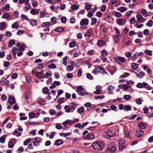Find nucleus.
<instances>
[{
  "instance_id": "f257e3e1",
  "label": "nucleus",
  "mask_w": 153,
  "mask_h": 153,
  "mask_svg": "<svg viewBox=\"0 0 153 153\" xmlns=\"http://www.w3.org/2000/svg\"><path fill=\"white\" fill-rule=\"evenodd\" d=\"M78 104L75 102H72L66 105L64 107L65 111L67 113L73 112L76 108H77Z\"/></svg>"
},
{
  "instance_id": "f03ea898",
  "label": "nucleus",
  "mask_w": 153,
  "mask_h": 153,
  "mask_svg": "<svg viewBox=\"0 0 153 153\" xmlns=\"http://www.w3.org/2000/svg\"><path fill=\"white\" fill-rule=\"evenodd\" d=\"M92 146L95 150H100L104 147V143L101 141H97L93 143Z\"/></svg>"
},
{
  "instance_id": "7ed1b4c3",
  "label": "nucleus",
  "mask_w": 153,
  "mask_h": 153,
  "mask_svg": "<svg viewBox=\"0 0 153 153\" xmlns=\"http://www.w3.org/2000/svg\"><path fill=\"white\" fill-rule=\"evenodd\" d=\"M116 150L115 143H112L109 144L106 150V153H114Z\"/></svg>"
},
{
  "instance_id": "20e7f679",
  "label": "nucleus",
  "mask_w": 153,
  "mask_h": 153,
  "mask_svg": "<svg viewBox=\"0 0 153 153\" xmlns=\"http://www.w3.org/2000/svg\"><path fill=\"white\" fill-rule=\"evenodd\" d=\"M137 88H142L143 87L146 88L147 89L150 90L152 88V87L148 85V84L146 82H144L142 84L141 83H139L136 85Z\"/></svg>"
},
{
  "instance_id": "39448f33",
  "label": "nucleus",
  "mask_w": 153,
  "mask_h": 153,
  "mask_svg": "<svg viewBox=\"0 0 153 153\" xmlns=\"http://www.w3.org/2000/svg\"><path fill=\"white\" fill-rule=\"evenodd\" d=\"M42 139L38 137L31 139L32 143H33V146L35 147L39 146V143L42 142Z\"/></svg>"
},
{
  "instance_id": "423d86ee",
  "label": "nucleus",
  "mask_w": 153,
  "mask_h": 153,
  "mask_svg": "<svg viewBox=\"0 0 153 153\" xmlns=\"http://www.w3.org/2000/svg\"><path fill=\"white\" fill-rule=\"evenodd\" d=\"M104 135L107 138H110L114 136L115 134L110 130H108L104 132Z\"/></svg>"
},
{
  "instance_id": "0eeeda50",
  "label": "nucleus",
  "mask_w": 153,
  "mask_h": 153,
  "mask_svg": "<svg viewBox=\"0 0 153 153\" xmlns=\"http://www.w3.org/2000/svg\"><path fill=\"white\" fill-rule=\"evenodd\" d=\"M126 59L123 57L118 56L116 58V61L120 65H121L122 63L126 62Z\"/></svg>"
},
{
  "instance_id": "6e6552de",
  "label": "nucleus",
  "mask_w": 153,
  "mask_h": 153,
  "mask_svg": "<svg viewBox=\"0 0 153 153\" xmlns=\"http://www.w3.org/2000/svg\"><path fill=\"white\" fill-rule=\"evenodd\" d=\"M137 19V22L140 23H142L145 21V19L143 18L140 14H137L136 16Z\"/></svg>"
},
{
  "instance_id": "1a4fd4ad",
  "label": "nucleus",
  "mask_w": 153,
  "mask_h": 153,
  "mask_svg": "<svg viewBox=\"0 0 153 153\" xmlns=\"http://www.w3.org/2000/svg\"><path fill=\"white\" fill-rule=\"evenodd\" d=\"M95 137L94 136L93 134L90 133H88L87 135L84 136L83 138L84 140H92Z\"/></svg>"
},
{
  "instance_id": "9d476101",
  "label": "nucleus",
  "mask_w": 153,
  "mask_h": 153,
  "mask_svg": "<svg viewBox=\"0 0 153 153\" xmlns=\"http://www.w3.org/2000/svg\"><path fill=\"white\" fill-rule=\"evenodd\" d=\"M102 87L101 86H97L96 87V91H94V93L96 94H100L102 92V91L101 89Z\"/></svg>"
},
{
  "instance_id": "9b49d317",
  "label": "nucleus",
  "mask_w": 153,
  "mask_h": 153,
  "mask_svg": "<svg viewBox=\"0 0 153 153\" xmlns=\"http://www.w3.org/2000/svg\"><path fill=\"white\" fill-rule=\"evenodd\" d=\"M88 23V20L87 19H84L81 20L80 24L81 26H82L84 25H87Z\"/></svg>"
},
{
  "instance_id": "f8f14e48",
  "label": "nucleus",
  "mask_w": 153,
  "mask_h": 153,
  "mask_svg": "<svg viewBox=\"0 0 153 153\" xmlns=\"http://www.w3.org/2000/svg\"><path fill=\"white\" fill-rule=\"evenodd\" d=\"M144 131L141 129L137 130L135 133V135L137 137H140L144 134Z\"/></svg>"
},
{
  "instance_id": "ddd939ff",
  "label": "nucleus",
  "mask_w": 153,
  "mask_h": 153,
  "mask_svg": "<svg viewBox=\"0 0 153 153\" xmlns=\"http://www.w3.org/2000/svg\"><path fill=\"white\" fill-rule=\"evenodd\" d=\"M131 86L128 83H127L123 85L122 88L125 91H129L131 88Z\"/></svg>"
},
{
  "instance_id": "4468645a",
  "label": "nucleus",
  "mask_w": 153,
  "mask_h": 153,
  "mask_svg": "<svg viewBox=\"0 0 153 153\" xmlns=\"http://www.w3.org/2000/svg\"><path fill=\"white\" fill-rule=\"evenodd\" d=\"M8 102L11 104H13L16 103V100L14 97L9 96Z\"/></svg>"
},
{
  "instance_id": "2eb2a0df",
  "label": "nucleus",
  "mask_w": 153,
  "mask_h": 153,
  "mask_svg": "<svg viewBox=\"0 0 153 153\" xmlns=\"http://www.w3.org/2000/svg\"><path fill=\"white\" fill-rule=\"evenodd\" d=\"M92 32V30L91 29H88L85 34V36L86 37H88V39L89 37L91 36V33Z\"/></svg>"
},
{
  "instance_id": "dca6fc26",
  "label": "nucleus",
  "mask_w": 153,
  "mask_h": 153,
  "mask_svg": "<svg viewBox=\"0 0 153 153\" xmlns=\"http://www.w3.org/2000/svg\"><path fill=\"white\" fill-rule=\"evenodd\" d=\"M105 45V41L100 40L97 42V45L100 47Z\"/></svg>"
},
{
  "instance_id": "f3484780",
  "label": "nucleus",
  "mask_w": 153,
  "mask_h": 153,
  "mask_svg": "<svg viewBox=\"0 0 153 153\" xmlns=\"http://www.w3.org/2000/svg\"><path fill=\"white\" fill-rule=\"evenodd\" d=\"M10 6L9 4H6L5 6H3L2 7V10L3 11H5L9 10Z\"/></svg>"
},
{
  "instance_id": "a211bd4d",
  "label": "nucleus",
  "mask_w": 153,
  "mask_h": 153,
  "mask_svg": "<svg viewBox=\"0 0 153 153\" xmlns=\"http://www.w3.org/2000/svg\"><path fill=\"white\" fill-rule=\"evenodd\" d=\"M125 23V21L123 19H119L117 21V23L119 25H123Z\"/></svg>"
},
{
  "instance_id": "6ab92c4d",
  "label": "nucleus",
  "mask_w": 153,
  "mask_h": 153,
  "mask_svg": "<svg viewBox=\"0 0 153 153\" xmlns=\"http://www.w3.org/2000/svg\"><path fill=\"white\" fill-rule=\"evenodd\" d=\"M30 13L33 15H35L39 13L38 10L32 9L30 11Z\"/></svg>"
},
{
  "instance_id": "aec40b11",
  "label": "nucleus",
  "mask_w": 153,
  "mask_h": 153,
  "mask_svg": "<svg viewBox=\"0 0 153 153\" xmlns=\"http://www.w3.org/2000/svg\"><path fill=\"white\" fill-rule=\"evenodd\" d=\"M145 75V73L143 71H140L139 74H136L137 76L140 79L142 78Z\"/></svg>"
},
{
  "instance_id": "412c9836",
  "label": "nucleus",
  "mask_w": 153,
  "mask_h": 153,
  "mask_svg": "<svg viewBox=\"0 0 153 153\" xmlns=\"http://www.w3.org/2000/svg\"><path fill=\"white\" fill-rule=\"evenodd\" d=\"M138 125L140 128L144 129L146 127V125L143 123H139Z\"/></svg>"
},
{
  "instance_id": "4be33fe9",
  "label": "nucleus",
  "mask_w": 153,
  "mask_h": 153,
  "mask_svg": "<svg viewBox=\"0 0 153 153\" xmlns=\"http://www.w3.org/2000/svg\"><path fill=\"white\" fill-rule=\"evenodd\" d=\"M71 123V120H68L65 121L64 122H63L62 123V124L65 126H66L69 125Z\"/></svg>"
},
{
  "instance_id": "5701e85b",
  "label": "nucleus",
  "mask_w": 153,
  "mask_h": 153,
  "mask_svg": "<svg viewBox=\"0 0 153 153\" xmlns=\"http://www.w3.org/2000/svg\"><path fill=\"white\" fill-rule=\"evenodd\" d=\"M124 136L126 138H128L130 137V133L126 130H125L124 131Z\"/></svg>"
},
{
  "instance_id": "b1692460",
  "label": "nucleus",
  "mask_w": 153,
  "mask_h": 153,
  "mask_svg": "<svg viewBox=\"0 0 153 153\" xmlns=\"http://www.w3.org/2000/svg\"><path fill=\"white\" fill-rule=\"evenodd\" d=\"M84 88L82 86H78L76 90V91L79 93L80 91H82L84 90Z\"/></svg>"
},
{
  "instance_id": "393cba45",
  "label": "nucleus",
  "mask_w": 153,
  "mask_h": 153,
  "mask_svg": "<svg viewBox=\"0 0 153 153\" xmlns=\"http://www.w3.org/2000/svg\"><path fill=\"white\" fill-rule=\"evenodd\" d=\"M74 69V67L72 65H68L66 68V70L68 71H72Z\"/></svg>"
},
{
  "instance_id": "a878e982",
  "label": "nucleus",
  "mask_w": 153,
  "mask_h": 153,
  "mask_svg": "<svg viewBox=\"0 0 153 153\" xmlns=\"http://www.w3.org/2000/svg\"><path fill=\"white\" fill-rule=\"evenodd\" d=\"M7 135H4L0 138V142L4 143Z\"/></svg>"
},
{
  "instance_id": "bb28decb",
  "label": "nucleus",
  "mask_w": 153,
  "mask_h": 153,
  "mask_svg": "<svg viewBox=\"0 0 153 153\" xmlns=\"http://www.w3.org/2000/svg\"><path fill=\"white\" fill-rule=\"evenodd\" d=\"M77 112L80 114L84 113V108L82 106L79 108L77 109Z\"/></svg>"
},
{
  "instance_id": "cd10ccee",
  "label": "nucleus",
  "mask_w": 153,
  "mask_h": 153,
  "mask_svg": "<svg viewBox=\"0 0 153 153\" xmlns=\"http://www.w3.org/2000/svg\"><path fill=\"white\" fill-rule=\"evenodd\" d=\"M131 106L129 105H127L124 106V111H128L131 110Z\"/></svg>"
},
{
  "instance_id": "c85d7f7f",
  "label": "nucleus",
  "mask_w": 153,
  "mask_h": 153,
  "mask_svg": "<svg viewBox=\"0 0 153 153\" xmlns=\"http://www.w3.org/2000/svg\"><path fill=\"white\" fill-rule=\"evenodd\" d=\"M42 91L44 94H50V93L49 91V90L47 87H44L43 88Z\"/></svg>"
},
{
  "instance_id": "c756f323",
  "label": "nucleus",
  "mask_w": 153,
  "mask_h": 153,
  "mask_svg": "<svg viewBox=\"0 0 153 153\" xmlns=\"http://www.w3.org/2000/svg\"><path fill=\"white\" fill-rule=\"evenodd\" d=\"M64 30V29L62 27H57L54 29L55 31H57L59 32H62Z\"/></svg>"
},
{
  "instance_id": "7c9ffc66",
  "label": "nucleus",
  "mask_w": 153,
  "mask_h": 153,
  "mask_svg": "<svg viewBox=\"0 0 153 153\" xmlns=\"http://www.w3.org/2000/svg\"><path fill=\"white\" fill-rule=\"evenodd\" d=\"M19 26V25L18 22H16L13 23L11 26L12 28H17Z\"/></svg>"
},
{
  "instance_id": "2f4dec72",
  "label": "nucleus",
  "mask_w": 153,
  "mask_h": 153,
  "mask_svg": "<svg viewBox=\"0 0 153 153\" xmlns=\"http://www.w3.org/2000/svg\"><path fill=\"white\" fill-rule=\"evenodd\" d=\"M63 143V141L60 139L56 140L55 142V144L57 146H59Z\"/></svg>"
},
{
  "instance_id": "473e14b6",
  "label": "nucleus",
  "mask_w": 153,
  "mask_h": 153,
  "mask_svg": "<svg viewBox=\"0 0 153 153\" xmlns=\"http://www.w3.org/2000/svg\"><path fill=\"white\" fill-rule=\"evenodd\" d=\"M65 98L64 97L59 98L58 100V103L59 104H62L65 101Z\"/></svg>"
},
{
  "instance_id": "72a5a7b5",
  "label": "nucleus",
  "mask_w": 153,
  "mask_h": 153,
  "mask_svg": "<svg viewBox=\"0 0 153 153\" xmlns=\"http://www.w3.org/2000/svg\"><path fill=\"white\" fill-rule=\"evenodd\" d=\"M13 48V50L12 51V52L13 55H15L16 53H18V52L19 51V48H16L14 47Z\"/></svg>"
},
{
  "instance_id": "f704fd0d",
  "label": "nucleus",
  "mask_w": 153,
  "mask_h": 153,
  "mask_svg": "<svg viewBox=\"0 0 153 153\" xmlns=\"http://www.w3.org/2000/svg\"><path fill=\"white\" fill-rule=\"evenodd\" d=\"M115 88L114 86L111 85H109L108 86L107 88V90L109 92H110L113 90Z\"/></svg>"
},
{
  "instance_id": "c9c22d12",
  "label": "nucleus",
  "mask_w": 153,
  "mask_h": 153,
  "mask_svg": "<svg viewBox=\"0 0 153 153\" xmlns=\"http://www.w3.org/2000/svg\"><path fill=\"white\" fill-rule=\"evenodd\" d=\"M131 98V96L130 95H126L124 96L123 98L125 100H129Z\"/></svg>"
},
{
  "instance_id": "e433bc0d",
  "label": "nucleus",
  "mask_w": 153,
  "mask_h": 153,
  "mask_svg": "<svg viewBox=\"0 0 153 153\" xmlns=\"http://www.w3.org/2000/svg\"><path fill=\"white\" fill-rule=\"evenodd\" d=\"M37 21L36 20H33L30 22V23L33 26H34L37 25Z\"/></svg>"
},
{
  "instance_id": "4c0bfd02",
  "label": "nucleus",
  "mask_w": 153,
  "mask_h": 153,
  "mask_svg": "<svg viewBox=\"0 0 153 153\" xmlns=\"http://www.w3.org/2000/svg\"><path fill=\"white\" fill-rule=\"evenodd\" d=\"M127 10V8L125 7H120L118 10L121 12H123Z\"/></svg>"
},
{
  "instance_id": "58836bf2",
  "label": "nucleus",
  "mask_w": 153,
  "mask_h": 153,
  "mask_svg": "<svg viewBox=\"0 0 153 153\" xmlns=\"http://www.w3.org/2000/svg\"><path fill=\"white\" fill-rule=\"evenodd\" d=\"M62 63L65 65L66 66L67 65V56L64 57L63 59Z\"/></svg>"
},
{
  "instance_id": "ea45409f",
  "label": "nucleus",
  "mask_w": 153,
  "mask_h": 153,
  "mask_svg": "<svg viewBox=\"0 0 153 153\" xmlns=\"http://www.w3.org/2000/svg\"><path fill=\"white\" fill-rule=\"evenodd\" d=\"M138 65L137 64L133 63L131 64V67L134 70H136L138 67Z\"/></svg>"
},
{
  "instance_id": "a19ab883",
  "label": "nucleus",
  "mask_w": 153,
  "mask_h": 153,
  "mask_svg": "<svg viewBox=\"0 0 153 153\" xmlns=\"http://www.w3.org/2000/svg\"><path fill=\"white\" fill-rule=\"evenodd\" d=\"M114 30L116 31V36H120V33L119 30L116 27L114 28Z\"/></svg>"
},
{
  "instance_id": "79ce46f5",
  "label": "nucleus",
  "mask_w": 153,
  "mask_h": 153,
  "mask_svg": "<svg viewBox=\"0 0 153 153\" xmlns=\"http://www.w3.org/2000/svg\"><path fill=\"white\" fill-rule=\"evenodd\" d=\"M2 17L4 19H8L10 17V15L7 13H5L3 14Z\"/></svg>"
},
{
  "instance_id": "37998d69",
  "label": "nucleus",
  "mask_w": 153,
  "mask_h": 153,
  "mask_svg": "<svg viewBox=\"0 0 153 153\" xmlns=\"http://www.w3.org/2000/svg\"><path fill=\"white\" fill-rule=\"evenodd\" d=\"M31 140V139L28 138L24 142L23 144L25 146H27Z\"/></svg>"
},
{
  "instance_id": "c03bdc74",
  "label": "nucleus",
  "mask_w": 153,
  "mask_h": 153,
  "mask_svg": "<svg viewBox=\"0 0 153 153\" xmlns=\"http://www.w3.org/2000/svg\"><path fill=\"white\" fill-rule=\"evenodd\" d=\"M153 25V22L151 20H149L146 24V25L150 27L152 26Z\"/></svg>"
},
{
  "instance_id": "a18cd8bd",
  "label": "nucleus",
  "mask_w": 153,
  "mask_h": 153,
  "mask_svg": "<svg viewBox=\"0 0 153 153\" xmlns=\"http://www.w3.org/2000/svg\"><path fill=\"white\" fill-rule=\"evenodd\" d=\"M105 97V96L104 95L101 96H94V98L95 99H102Z\"/></svg>"
},
{
  "instance_id": "49530a36",
  "label": "nucleus",
  "mask_w": 153,
  "mask_h": 153,
  "mask_svg": "<svg viewBox=\"0 0 153 153\" xmlns=\"http://www.w3.org/2000/svg\"><path fill=\"white\" fill-rule=\"evenodd\" d=\"M79 7V5L77 4L72 5L71 6V8L73 10H76Z\"/></svg>"
},
{
  "instance_id": "de8ad7c7",
  "label": "nucleus",
  "mask_w": 153,
  "mask_h": 153,
  "mask_svg": "<svg viewBox=\"0 0 153 153\" xmlns=\"http://www.w3.org/2000/svg\"><path fill=\"white\" fill-rule=\"evenodd\" d=\"M143 100L142 98H139L135 100L136 102L138 105H140L142 103V102Z\"/></svg>"
},
{
  "instance_id": "09e8293b",
  "label": "nucleus",
  "mask_w": 153,
  "mask_h": 153,
  "mask_svg": "<svg viewBox=\"0 0 153 153\" xmlns=\"http://www.w3.org/2000/svg\"><path fill=\"white\" fill-rule=\"evenodd\" d=\"M101 54L102 56H105L108 55V53L106 51L103 50L101 52Z\"/></svg>"
},
{
  "instance_id": "8fccbe9b",
  "label": "nucleus",
  "mask_w": 153,
  "mask_h": 153,
  "mask_svg": "<svg viewBox=\"0 0 153 153\" xmlns=\"http://www.w3.org/2000/svg\"><path fill=\"white\" fill-rule=\"evenodd\" d=\"M81 53L80 51L79 50H78L76 51L74 54V57H78Z\"/></svg>"
},
{
  "instance_id": "3c124183",
  "label": "nucleus",
  "mask_w": 153,
  "mask_h": 153,
  "mask_svg": "<svg viewBox=\"0 0 153 153\" xmlns=\"http://www.w3.org/2000/svg\"><path fill=\"white\" fill-rule=\"evenodd\" d=\"M49 113L51 115H54L56 114V111L53 109H51L49 110Z\"/></svg>"
},
{
  "instance_id": "603ef678",
  "label": "nucleus",
  "mask_w": 153,
  "mask_h": 153,
  "mask_svg": "<svg viewBox=\"0 0 153 153\" xmlns=\"http://www.w3.org/2000/svg\"><path fill=\"white\" fill-rule=\"evenodd\" d=\"M120 36H114V42L117 43V42L119 41V37Z\"/></svg>"
},
{
  "instance_id": "864d4df0",
  "label": "nucleus",
  "mask_w": 153,
  "mask_h": 153,
  "mask_svg": "<svg viewBox=\"0 0 153 153\" xmlns=\"http://www.w3.org/2000/svg\"><path fill=\"white\" fill-rule=\"evenodd\" d=\"M145 53L148 55L151 56L152 55V51L151 50H146Z\"/></svg>"
},
{
  "instance_id": "5fc2aeb1",
  "label": "nucleus",
  "mask_w": 153,
  "mask_h": 153,
  "mask_svg": "<svg viewBox=\"0 0 153 153\" xmlns=\"http://www.w3.org/2000/svg\"><path fill=\"white\" fill-rule=\"evenodd\" d=\"M74 127L75 128L78 127L80 129H82V127L81 126V124L80 123H78L74 125Z\"/></svg>"
},
{
  "instance_id": "6e6d98bb",
  "label": "nucleus",
  "mask_w": 153,
  "mask_h": 153,
  "mask_svg": "<svg viewBox=\"0 0 153 153\" xmlns=\"http://www.w3.org/2000/svg\"><path fill=\"white\" fill-rule=\"evenodd\" d=\"M94 50H91L88 51L87 53V54L89 55H92L94 54Z\"/></svg>"
},
{
  "instance_id": "4d7b16f0",
  "label": "nucleus",
  "mask_w": 153,
  "mask_h": 153,
  "mask_svg": "<svg viewBox=\"0 0 153 153\" xmlns=\"http://www.w3.org/2000/svg\"><path fill=\"white\" fill-rule=\"evenodd\" d=\"M129 75V73H125L121 75L120 76V78H125Z\"/></svg>"
},
{
  "instance_id": "13d9d810",
  "label": "nucleus",
  "mask_w": 153,
  "mask_h": 153,
  "mask_svg": "<svg viewBox=\"0 0 153 153\" xmlns=\"http://www.w3.org/2000/svg\"><path fill=\"white\" fill-rule=\"evenodd\" d=\"M48 67L51 69H54L56 68V65L54 64H51L48 66Z\"/></svg>"
},
{
  "instance_id": "bf43d9fd",
  "label": "nucleus",
  "mask_w": 153,
  "mask_h": 153,
  "mask_svg": "<svg viewBox=\"0 0 153 153\" xmlns=\"http://www.w3.org/2000/svg\"><path fill=\"white\" fill-rule=\"evenodd\" d=\"M92 22H91V24L92 25H94L95 24L97 20L94 18H92L91 19Z\"/></svg>"
},
{
  "instance_id": "052dcab7",
  "label": "nucleus",
  "mask_w": 153,
  "mask_h": 153,
  "mask_svg": "<svg viewBox=\"0 0 153 153\" xmlns=\"http://www.w3.org/2000/svg\"><path fill=\"white\" fill-rule=\"evenodd\" d=\"M78 94L80 95L83 96L86 94L85 90L84 89L83 91H81Z\"/></svg>"
},
{
  "instance_id": "680f3d73",
  "label": "nucleus",
  "mask_w": 153,
  "mask_h": 153,
  "mask_svg": "<svg viewBox=\"0 0 153 153\" xmlns=\"http://www.w3.org/2000/svg\"><path fill=\"white\" fill-rule=\"evenodd\" d=\"M35 114L33 112H30L29 114V116L30 118H33L35 117Z\"/></svg>"
},
{
  "instance_id": "e2e57ef3",
  "label": "nucleus",
  "mask_w": 153,
  "mask_h": 153,
  "mask_svg": "<svg viewBox=\"0 0 153 153\" xmlns=\"http://www.w3.org/2000/svg\"><path fill=\"white\" fill-rule=\"evenodd\" d=\"M52 76L51 73L50 74H48V73H46L45 74H44L43 77L42 78L43 79H44V78H48L50 76Z\"/></svg>"
},
{
  "instance_id": "0e129e2a",
  "label": "nucleus",
  "mask_w": 153,
  "mask_h": 153,
  "mask_svg": "<svg viewBox=\"0 0 153 153\" xmlns=\"http://www.w3.org/2000/svg\"><path fill=\"white\" fill-rule=\"evenodd\" d=\"M75 45V43L74 42H71L69 43V46L71 48H73Z\"/></svg>"
},
{
  "instance_id": "69168bd1",
  "label": "nucleus",
  "mask_w": 153,
  "mask_h": 153,
  "mask_svg": "<svg viewBox=\"0 0 153 153\" xmlns=\"http://www.w3.org/2000/svg\"><path fill=\"white\" fill-rule=\"evenodd\" d=\"M69 134H70L69 133H62L60 134V135L61 136L65 137L69 136Z\"/></svg>"
},
{
  "instance_id": "338daca9",
  "label": "nucleus",
  "mask_w": 153,
  "mask_h": 153,
  "mask_svg": "<svg viewBox=\"0 0 153 153\" xmlns=\"http://www.w3.org/2000/svg\"><path fill=\"white\" fill-rule=\"evenodd\" d=\"M135 22V19L134 18H132L130 20V24H133Z\"/></svg>"
},
{
  "instance_id": "774afa93",
  "label": "nucleus",
  "mask_w": 153,
  "mask_h": 153,
  "mask_svg": "<svg viewBox=\"0 0 153 153\" xmlns=\"http://www.w3.org/2000/svg\"><path fill=\"white\" fill-rule=\"evenodd\" d=\"M143 33L146 35H148L149 34V31L148 29H145L144 30Z\"/></svg>"
}]
</instances>
